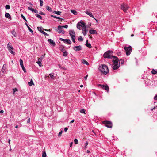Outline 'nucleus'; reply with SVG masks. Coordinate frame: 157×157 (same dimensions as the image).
<instances>
[{
  "label": "nucleus",
  "instance_id": "17",
  "mask_svg": "<svg viewBox=\"0 0 157 157\" xmlns=\"http://www.w3.org/2000/svg\"><path fill=\"white\" fill-rule=\"evenodd\" d=\"M62 28H61L60 29H59L58 28V29L57 30V31H58V33H62L63 34H64L65 33V32L62 29Z\"/></svg>",
  "mask_w": 157,
  "mask_h": 157
},
{
  "label": "nucleus",
  "instance_id": "21",
  "mask_svg": "<svg viewBox=\"0 0 157 157\" xmlns=\"http://www.w3.org/2000/svg\"><path fill=\"white\" fill-rule=\"evenodd\" d=\"M82 62L83 64H86L87 65H89V63L85 60V59H82Z\"/></svg>",
  "mask_w": 157,
  "mask_h": 157
},
{
  "label": "nucleus",
  "instance_id": "59",
  "mask_svg": "<svg viewBox=\"0 0 157 157\" xmlns=\"http://www.w3.org/2000/svg\"><path fill=\"white\" fill-rule=\"evenodd\" d=\"M154 98L155 100H157V95L154 97Z\"/></svg>",
  "mask_w": 157,
  "mask_h": 157
},
{
  "label": "nucleus",
  "instance_id": "4",
  "mask_svg": "<svg viewBox=\"0 0 157 157\" xmlns=\"http://www.w3.org/2000/svg\"><path fill=\"white\" fill-rule=\"evenodd\" d=\"M102 123L105 124V126L108 128H111L112 127V123L109 121H104L102 122Z\"/></svg>",
  "mask_w": 157,
  "mask_h": 157
},
{
  "label": "nucleus",
  "instance_id": "31",
  "mask_svg": "<svg viewBox=\"0 0 157 157\" xmlns=\"http://www.w3.org/2000/svg\"><path fill=\"white\" fill-rule=\"evenodd\" d=\"M151 72L153 74H155L157 73V70H155L154 69H152Z\"/></svg>",
  "mask_w": 157,
  "mask_h": 157
},
{
  "label": "nucleus",
  "instance_id": "32",
  "mask_svg": "<svg viewBox=\"0 0 157 157\" xmlns=\"http://www.w3.org/2000/svg\"><path fill=\"white\" fill-rule=\"evenodd\" d=\"M85 111H86V110L84 109H81L80 110V112L81 113H84L85 114H86Z\"/></svg>",
  "mask_w": 157,
  "mask_h": 157
},
{
  "label": "nucleus",
  "instance_id": "34",
  "mask_svg": "<svg viewBox=\"0 0 157 157\" xmlns=\"http://www.w3.org/2000/svg\"><path fill=\"white\" fill-rule=\"evenodd\" d=\"M19 62H20V65L21 66L24 65L23 61L21 59H20Z\"/></svg>",
  "mask_w": 157,
  "mask_h": 157
},
{
  "label": "nucleus",
  "instance_id": "42",
  "mask_svg": "<svg viewBox=\"0 0 157 157\" xmlns=\"http://www.w3.org/2000/svg\"><path fill=\"white\" fill-rule=\"evenodd\" d=\"M41 33H42L43 34H44L45 35L48 36L49 35L46 32H44L43 31H41Z\"/></svg>",
  "mask_w": 157,
  "mask_h": 157
},
{
  "label": "nucleus",
  "instance_id": "50",
  "mask_svg": "<svg viewBox=\"0 0 157 157\" xmlns=\"http://www.w3.org/2000/svg\"><path fill=\"white\" fill-rule=\"evenodd\" d=\"M37 63L39 64V65L41 67V62H40L39 61H38V62H37Z\"/></svg>",
  "mask_w": 157,
  "mask_h": 157
},
{
  "label": "nucleus",
  "instance_id": "2",
  "mask_svg": "<svg viewBox=\"0 0 157 157\" xmlns=\"http://www.w3.org/2000/svg\"><path fill=\"white\" fill-rule=\"evenodd\" d=\"M112 61L113 62L114 64V66L113 67V69L114 70L117 69L119 67L120 64L118 58L117 57L115 56L113 60Z\"/></svg>",
  "mask_w": 157,
  "mask_h": 157
},
{
  "label": "nucleus",
  "instance_id": "27",
  "mask_svg": "<svg viewBox=\"0 0 157 157\" xmlns=\"http://www.w3.org/2000/svg\"><path fill=\"white\" fill-rule=\"evenodd\" d=\"M46 9L49 12H51L52 10V8L48 6H46Z\"/></svg>",
  "mask_w": 157,
  "mask_h": 157
},
{
  "label": "nucleus",
  "instance_id": "12",
  "mask_svg": "<svg viewBox=\"0 0 157 157\" xmlns=\"http://www.w3.org/2000/svg\"><path fill=\"white\" fill-rule=\"evenodd\" d=\"M82 31L83 35L84 36L86 35L88 31V29H86V27L82 28Z\"/></svg>",
  "mask_w": 157,
  "mask_h": 157
},
{
  "label": "nucleus",
  "instance_id": "36",
  "mask_svg": "<svg viewBox=\"0 0 157 157\" xmlns=\"http://www.w3.org/2000/svg\"><path fill=\"white\" fill-rule=\"evenodd\" d=\"M39 31H40L41 32V31H43L42 30V29H44L42 28L41 27H37Z\"/></svg>",
  "mask_w": 157,
  "mask_h": 157
},
{
  "label": "nucleus",
  "instance_id": "54",
  "mask_svg": "<svg viewBox=\"0 0 157 157\" xmlns=\"http://www.w3.org/2000/svg\"><path fill=\"white\" fill-rule=\"evenodd\" d=\"M71 39H72L73 42L75 43V37L72 38H71Z\"/></svg>",
  "mask_w": 157,
  "mask_h": 157
},
{
  "label": "nucleus",
  "instance_id": "20",
  "mask_svg": "<svg viewBox=\"0 0 157 157\" xmlns=\"http://www.w3.org/2000/svg\"><path fill=\"white\" fill-rule=\"evenodd\" d=\"M68 27V26L67 25H66L64 26H60L59 25L58 26V28L59 29H60L61 28H67Z\"/></svg>",
  "mask_w": 157,
  "mask_h": 157
},
{
  "label": "nucleus",
  "instance_id": "18",
  "mask_svg": "<svg viewBox=\"0 0 157 157\" xmlns=\"http://www.w3.org/2000/svg\"><path fill=\"white\" fill-rule=\"evenodd\" d=\"M5 17H6L7 18L9 19H11V17L8 13H6L5 14Z\"/></svg>",
  "mask_w": 157,
  "mask_h": 157
},
{
  "label": "nucleus",
  "instance_id": "58",
  "mask_svg": "<svg viewBox=\"0 0 157 157\" xmlns=\"http://www.w3.org/2000/svg\"><path fill=\"white\" fill-rule=\"evenodd\" d=\"M120 60L121 61V63L122 64H123L124 63V60H123V59H121Z\"/></svg>",
  "mask_w": 157,
  "mask_h": 157
},
{
  "label": "nucleus",
  "instance_id": "3",
  "mask_svg": "<svg viewBox=\"0 0 157 157\" xmlns=\"http://www.w3.org/2000/svg\"><path fill=\"white\" fill-rule=\"evenodd\" d=\"M113 52L111 51H108L105 52L103 56L104 58H109L110 59H112L113 58H114L115 56L112 55Z\"/></svg>",
  "mask_w": 157,
  "mask_h": 157
},
{
  "label": "nucleus",
  "instance_id": "6",
  "mask_svg": "<svg viewBox=\"0 0 157 157\" xmlns=\"http://www.w3.org/2000/svg\"><path fill=\"white\" fill-rule=\"evenodd\" d=\"M124 49L126 51V55L127 56L129 55L132 51L131 46H129L127 47H124Z\"/></svg>",
  "mask_w": 157,
  "mask_h": 157
},
{
  "label": "nucleus",
  "instance_id": "10",
  "mask_svg": "<svg viewBox=\"0 0 157 157\" xmlns=\"http://www.w3.org/2000/svg\"><path fill=\"white\" fill-rule=\"evenodd\" d=\"M59 40L63 41L64 42H66L68 44H71V41L70 39H63L62 38H60Z\"/></svg>",
  "mask_w": 157,
  "mask_h": 157
},
{
  "label": "nucleus",
  "instance_id": "15",
  "mask_svg": "<svg viewBox=\"0 0 157 157\" xmlns=\"http://www.w3.org/2000/svg\"><path fill=\"white\" fill-rule=\"evenodd\" d=\"M89 32L90 34H97V33L95 30L91 29L89 30Z\"/></svg>",
  "mask_w": 157,
  "mask_h": 157
},
{
  "label": "nucleus",
  "instance_id": "35",
  "mask_svg": "<svg viewBox=\"0 0 157 157\" xmlns=\"http://www.w3.org/2000/svg\"><path fill=\"white\" fill-rule=\"evenodd\" d=\"M42 157H46V154L45 151H43L42 153Z\"/></svg>",
  "mask_w": 157,
  "mask_h": 157
},
{
  "label": "nucleus",
  "instance_id": "8",
  "mask_svg": "<svg viewBox=\"0 0 157 157\" xmlns=\"http://www.w3.org/2000/svg\"><path fill=\"white\" fill-rule=\"evenodd\" d=\"M98 86H100L103 89L106 90L107 92L109 91V88L107 85L105 86L104 85H101L100 84H98Z\"/></svg>",
  "mask_w": 157,
  "mask_h": 157
},
{
  "label": "nucleus",
  "instance_id": "52",
  "mask_svg": "<svg viewBox=\"0 0 157 157\" xmlns=\"http://www.w3.org/2000/svg\"><path fill=\"white\" fill-rule=\"evenodd\" d=\"M39 13L40 15H45V14H44L43 12L41 11H40Z\"/></svg>",
  "mask_w": 157,
  "mask_h": 157
},
{
  "label": "nucleus",
  "instance_id": "62",
  "mask_svg": "<svg viewBox=\"0 0 157 157\" xmlns=\"http://www.w3.org/2000/svg\"><path fill=\"white\" fill-rule=\"evenodd\" d=\"M33 8H30V7H28V9L29 10H30L32 11V9H33Z\"/></svg>",
  "mask_w": 157,
  "mask_h": 157
},
{
  "label": "nucleus",
  "instance_id": "16",
  "mask_svg": "<svg viewBox=\"0 0 157 157\" xmlns=\"http://www.w3.org/2000/svg\"><path fill=\"white\" fill-rule=\"evenodd\" d=\"M81 21H81L80 22H78L77 25V27L78 29L80 30L81 29Z\"/></svg>",
  "mask_w": 157,
  "mask_h": 157
},
{
  "label": "nucleus",
  "instance_id": "9",
  "mask_svg": "<svg viewBox=\"0 0 157 157\" xmlns=\"http://www.w3.org/2000/svg\"><path fill=\"white\" fill-rule=\"evenodd\" d=\"M69 34L71 38L75 37V33L74 30H70L69 31Z\"/></svg>",
  "mask_w": 157,
  "mask_h": 157
},
{
  "label": "nucleus",
  "instance_id": "53",
  "mask_svg": "<svg viewBox=\"0 0 157 157\" xmlns=\"http://www.w3.org/2000/svg\"><path fill=\"white\" fill-rule=\"evenodd\" d=\"M52 29H49L48 30H47L46 29H44V30H45V31H51L52 30Z\"/></svg>",
  "mask_w": 157,
  "mask_h": 157
},
{
  "label": "nucleus",
  "instance_id": "47",
  "mask_svg": "<svg viewBox=\"0 0 157 157\" xmlns=\"http://www.w3.org/2000/svg\"><path fill=\"white\" fill-rule=\"evenodd\" d=\"M13 94H14L16 91H18V90L17 88H15L13 89Z\"/></svg>",
  "mask_w": 157,
  "mask_h": 157
},
{
  "label": "nucleus",
  "instance_id": "29",
  "mask_svg": "<svg viewBox=\"0 0 157 157\" xmlns=\"http://www.w3.org/2000/svg\"><path fill=\"white\" fill-rule=\"evenodd\" d=\"M11 33L12 34V35L14 36V37H16V32H15L14 30H13L12 32H11Z\"/></svg>",
  "mask_w": 157,
  "mask_h": 157
},
{
  "label": "nucleus",
  "instance_id": "1",
  "mask_svg": "<svg viewBox=\"0 0 157 157\" xmlns=\"http://www.w3.org/2000/svg\"><path fill=\"white\" fill-rule=\"evenodd\" d=\"M98 69L103 74L106 75L109 72L107 66L105 64H101L99 67Z\"/></svg>",
  "mask_w": 157,
  "mask_h": 157
},
{
  "label": "nucleus",
  "instance_id": "28",
  "mask_svg": "<svg viewBox=\"0 0 157 157\" xmlns=\"http://www.w3.org/2000/svg\"><path fill=\"white\" fill-rule=\"evenodd\" d=\"M71 11L74 15H76L77 14V12L75 10H71Z\"/></svg>",
  "mask_w": 157,
  "mask_h": 157
},
{
  "label": "nucleus",
  "instance_id": "51",
  "mask_svg": "<svg viewBox=\"0 0 157 157\" xmlns=\"http://www.w3.org/2000/svg\"><path fill=\"white\" fill-rule=\"evenodd\" d=\"M45 55V54L44 55H41V57H40V58L42 59L44 58Z\"/></svg>",
  "mask_w": 157,
  "mask_h": 157
},
{
  "label": "nucleus",
  "instance_id": "14",
  "mask_svg": "<svg viewBox=\"0 0 157 157\" xmlns=\"http://www.w3.org/2000/svg\"><path fill=\"white\" fill-rule=\"evenodd\" d=\"M86 14H87V15H89L90 17H92V18H94V19L96 20L97 22V20L94 17L92 13H90L87 11H86Z\"/></svg>",
  "mask_w": 157,
  "mask_h": 157
},
{
  "label": "nucleus",
  "instance_id": "64",
  "mask_svg": "<svg viewBox=\"0 0 157 157\" xmlns=\"http://www.w3.org/2000/svg\"><path fill=\"white\" fill-rule=\"evenodd\" d=\"M5 71V70H4L3 69H2V70L1 71V72H2L3 73H4Z\"/></svg>",
  "mask_w": 157,
  "mask_h": 157
},
{
  "label": "nucleus",
  "instance_id": "57",
  "mask_svg": "<svg viewBox=\"0 0 157 157\" xmlns=\"http://www.w3.org/2000/svg\"><path fill=\"white\" fill-rule=\"evenodd\" d=\"M68 129V128H67V127L65 128H64V131L65 132H66L67 131V130Z\"/></svg>",
  "mask_w": 157,
  "mask_h": 157
},
{
  "label": "nucleus",
  "instance_id": "30",
  "mask_svg": "<svg viewBox=\"0 0 157 157\" xmlns=\"http://www.w3.org/2000/svg\"><path fill=\"white\" fill-rule=\"evenodd\" d=\"M28 83L30 86H31L32 84L34 85L32 79H31L30 82H28Z\"/></svg>",
  "mask_w": 157,
  "mask_h": 157
},
{
  "label": "nucleus",
  "instance_id": "13",
  "mask_svg": "<svg viewBox=\"0 0 157 157\" xmlns=\"http://www.w3.org/2000/svg\"><path fill=\"white\" fill-rule=\"evenodd\" d=\"M48 41L53 46H55L56 44L53 40L51 39H48Z\"/></svg>",
  "mask_w": 157,
  "mask_h": 157
},
{
  "label": "nucleus",
  "instance_id": "39",
  "mask_svg": "<svg viewBox=\"0 0 157 157\" xmlns=\"http://www.w3.org/2000/svg\"><path fill=\"white\" fill-rule=\"evenodd\" d=\"M36 16L37 17H38V18H40L41 19H42V18L41 16L40 15L38 14H36Z\"/></svg>",
  "mask_w": 157,
  "mask_h": 157
},
{
  "label": "nucleus",
  "instance_id": "26",
  "mask_svg": "<svg viewBox=\"0 0 157 157\" xmlns=\"http://www.w3.org/2000/svg\"><path fill=\"white\" fill-rule=\"evenodd\" d=\"M51 16L52 17H54V18H56L57 19H61V20H62L63 19L62 18L59 17H57L56 16H54L52 15H51Z\"/></svg>",
  "mask_w": 157,
  "mask_h": 157
},
{
  "label": "nucleus",
  "instance_id": "40",
  "mask_svg": "<svg viewBox=\"0 0 157 157\" xmlns=\"http://www.w3.org/2000/svg\"><path fill=\"white\" fill-rule=\"evenodd\" d=\"M5 8L6 9H10V6L9 5H7L5 6Z\"/></svg>",
  "mask_w": 157,
  "mask_h": 157
},
{
  "label": "nucleus",
  "instance_id": "24",
  "mask_svg": "<svg viewBox=\"0 0 157 157\" xmlns=\"http://www.w3.org/2000/svg\"><path fill=\"white\" fill-rule=\"evenodd\" d=\"M86 26V25L85 24L84 22L82 21H81V27L82 28L85 27Z\"/></svg>",
  "mask_w": 157,
  "mask_h": 157
},
{
  "label": "nucleus",
  "instance_id": "5",
  "mask_svg": "<svg viewBox=\"0 0 157 157\" xmlns=\"http://www.w3.org/2000/svg\"><path fill=\"white\" fill-rule=\"evenodd\" d=\"M11 44V43L9 42L7 45V47L8 48V49L9 52L12 54L15 55V52L13 51V50L14 49L12 47V46H11L10 44Z\"/></svg>",
  "mask_w": 157,
  "mask_h": 157
},
{
  "label": "nucleus",
  "instance_id": "55",
  "mask_svg": "<svg viewBox=\"0 0 157 157\" xmlns=\"http://www.w3.org/2000/svg\"><path fill=\"white\" fill-rule=\"evenodd\" d=\"M21 16L23 19H25V17L24 16V15L23 14H21Z\"/></svg>",
  "mask_w": 157,
  "mask_h": 157
},
{
  "label": "nucleus",
  "instance_id": "48",
  "mask_svg": "<svg viewBox=\"0 0 157 157\" xmlns=\"http://www.w3.org/2000/svg\"><path fill=\"white\" fill-rule=\"evenodd\" d=\"M40 6H42L43 5V1L42 0H40Z\"/></svg>",
  "mask_w": 157,
  "mask_h": 157
},
{
  "label": "nucleus",
  "instance_id": "63",
  "mask_svg": "<svg viewBox=\"0 0 157 157\" xmlns=\"http://www.w3.org/2000/svg\"><path fill=\"white\" fill-rule=\"evenodd\" d=\"M87 77H88V75H87L86 76H85L84 77V78H85V80H86L87 79Z\"/></svg>",
  "mask_w": 157,
  "mask_h": 157
},
{
  "label": "nucleus",
  "instance_id": "43",
  "mask_svg": "<svg viewBox=\"0 0 157 157\" xmlns=\"http://www.w3.org/2000/svg\"><path fill=\"white\" fill-rule=\"evenodd\" d=\"M59 67L61 69H65V67H62L61 66L60 64L59 65Z\"/></svg>",
  "mask_w": 157,
  "mask_h": 157
},
{
  "label": "nucleus",
  "instance_id": "38",
  "mask_svg": "<svg viewBox=\"0 0 157 157\" xmlns=\"http://www.w3.org/2000/svg\"><path fill=\"white\" fill-rule=\"evenodd\" d=\"M78 40L79 41H82L83 40V39L81 36H80L78 38Z\"/></svg>",
  "mask_w": 157,
  "mask_h": 157
},
{
  "label": "nucleus",
  "instance_id": "7",
  "mask_svg": "<svg viewBox=\"0 0 157 157\" xmlns=\"http://www.w3.org/2000/svg\"><path fill=\"white\" fill-rule=\"evenodd\" d=\"M129 7L126 4L123 3L121 5V9L125 12H126Z\"/></svg>",
  "mask_w": 157,
  "mask_h": 157
},
{
  "label": "nucleus",
  "instance_id": "61",
  "mask_svg": "<svg viewBox=\"0 0 157 157\" xmlns=\"http://www.w3.org/2000/svg\"><path fill=\"white\" fill-rule=\"evenodd\" d=\"M33 8H30V7H28V9L29 10H30L32 11V9H33Z\"/></svg>",
  "mask_w": 157,
  "mask_h": 157
},
{
  "label": "nucleus",
  "instance_id": "33",
  "mask_svg": "<svg viewBox=\"0 0 157 157\" xmlns=\"http://www.w3.org/2000/svg\"><path fill=\"white\" fill-rule=\"evenodd\" d=\"M63 55L64 56H66L67 55V53L66 51L63 52Z\"/></svg>",
  "mask_w": 157,
  "mask_h": 157
},
{
  "label": "nucleus",
  "instance_id": "56",
  "mask_svg": "<svg viewBox=\"0 0 157 157\" xmlns=\"http://www.w3.org/2000/svg\"><path fill=\"white\" fill-rule=\"evenodd\" d=\"M30 121V118H29L27 121V122L28 123H29Z\"/></svg>",
  "mask_w": 157,
  "mask_h": 157
},
{
  "label": "nucleus",
  "instance_id": "23",
  "mask_svg": "<svg viewBox=\"0 0 157 157\" xmlns=\"http://www.w3.org/2000/svg\"><path fill=\"white\" fill-rule=\"evenodd\" d=\"M25 24L26 25V26L27 27L28 30L29 31H30L32 33H33V31L31 29L29 26L28 24L26 23H25Z\"/></svg>",
  "mask_w": 157,
  "mask_h": 157
},
{
  "label": "nucleus",
  "instance_id": "46",
  "mask_svg": "<svg viewBox=\"0 0 157 157\" xmlns=\"http://www.w3.org/2000/svg\"><path fill=\"white\" fill-rule=\"evenodd\" d=\"M74 143L76 144L78 143V140L77 139H75L74 140Z\"/></svg>",
  "mask_w": 157,
  "mask_h": 157
},
{
  "label": "nucleus",
  "instance_id": "60",
  "mask_svg": "<svg viewBox=\"0 0 157 157\" xmlns=\"http://www.w3.org/2000/svg\"><path fill=\"white\" fill-rule=\"evenodd\" d=\"M42 60L40 58H38V61H39L40 62H41Z\"/></svg>",
  "mask_w": 157,
  "mask_h": 157
},
{
  "label": "nucleus",
  "instance_id": "49",
  "mask_svg": "<svg viewBox=\"0 0 157 157\" xmlns=\"http://www.w3.org/2000/svg\"><path fill=\"white\" fill-rule=\"evenodd\" d=\"M63 132V131L62 130H61L60 132L59 133V135H58V136H61V135L62 134V133Z\"/></svg>",
  "mask_w": 157,
  "mask_h": 157
},
{
  "label": "nucleus",
  "instance_id": "22",
  "mask_svg": "<svg viewBox=\"0 0 157 157\" xmlns=\"http://www.w3.org/2000/svg\"><path fill=\"white\" fill-rule=\"evenodd\" d=\"M88 40H87L86 41V46L87 47H88V48H91V44L90 43H88Z\"/></svg>",
  "mask_w": 157,
  "mask_h": 157
},
{
  "label": "nucleus",
  "instance_id": "25",
  "mask_svg": "<svg viewBox=\"0 0 157 157\" xmlns=\"http://www.w3.org/2000/svg\"><path fill=\"white\" fill-rule=\"evenodd\" d=\"M53 13H54L55 14H56L57 15H60L61 13H62L60 11H54L53 12Z\"/></svg>",
  "mask_w": 157,
  "mask_h": 157
},
{
  "label": "nucleus",
  "instance_id": "44",
  "mask_svg": "<svg viewBox=\"0 0 157 157\" xmlns=\"http://www.w3.org/2000/svg\"><path fill=\"white\" fill-rule=\"evenodd\" d=\"M88 145V143L87 141H86L85 143V146L84 147V149H86V147Z\"/></svg>",
  "mask_w": 157,
  "mask_h": 157
},
{
  "label": "nucleus",
  "instance_id": "37",
  "mask_svg": "<svg viewBox=\"0 0 157 157\" xmlns=\"http://www.w3.org/2000/svg\"><path fill=\"white\" fill-rule=\"evenodd\" d=\"M32 11L33 12H34L35 13H38V11L36 10L35 9H32Z\"/></svg>",
  "mask_w": 157,
  "mask_h": 157
},
{
  "label": "nucleus",
  "instance_id": "45",
  "mask_svg": "<svg viewBox=\"0 0 157 157\" xmlns=\"http://www.w3.org/2000/svg\"><path fill=\"white\" fill-rule=\"evenodd\" d=\"M6 64H4L3 65L2 69H4V70H6Z\"/></svg>",
  "mask_w": 157,
  "mask_h": 157
},
{
  "label": "nucleus",
  "instance_id": "41",
  "mask_svg": "<svg viewBox=\"0 0 157 157\" xmlns=\"http://www.w3.org/2000/svg\"><path fill=\"white\" fill-rule=\"evenodd\" d=\"M21 67L22 68L24 72L25 73L26 72V69H25V67H24V65L21 66Z\"/></svg>",
  "mask_w": 157,
  "mask_h": 157
},
{
  "label": "nucleus",
  "instance_id": "19",
  "mask_svg": "<svg viewBox=\"0 0 157 157\" xmlns=\"http://www.w3.org/2000/svg\"><path fill=\"white\" fill-rule=\"evenodd\" d=\"M49 76L51 77V79L52 80H53L54 79V74L53 73H51L49 74V75L48 76V77H49Z\"/></svg>",
  "mask_w": 157,
  "mask_h": 157
},
{
  "label": "nucleus",
  "instance_id": "11",
  "mask_svg": "<svg viewBox=\"0 0 157 157\" xmlns=\"http://www.w3.org/2000/svg\"><path fill=\"white\" fill-rule=\"evenodd\" d=\"M82 46L80 45L75 46L73 47V49L76 51H80L82 50Z\"/></svg>",
  "mask_w": 157,
  "mask_h": 157
}]
</instances>
